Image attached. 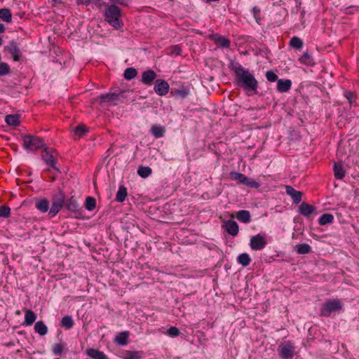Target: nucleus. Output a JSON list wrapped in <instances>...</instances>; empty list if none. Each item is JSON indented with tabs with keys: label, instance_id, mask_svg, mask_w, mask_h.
Listing matches in <instances>:
<instances>
[{
	"label": "nucleus",
	"instance_id": "nucleus-7",
	"mask_svg": "<svg viewBox=\"0 0 359 359\" xmlns=\"http://www.w3.org/2000/svg\"><path fill=\"white\" fill-rule=\"evenodd\" d=\"M54 152H55V150L47 147H44L43 150L41 152L42 159L46 163V165L50 167L45 170L46 172H50L51 168L56 172H60V169L55 166L57 160L53 156Z\"/></svg>",
	"mask_w": 359,
	"mask_h": 359
},
{
	"label": "nucleus",
	"instance_id": "nucleus-37",
	"mask_svg": "<svg viewBox=\"0 0 359 359\" xmlns=\"http://www.w3.org/2000/svg\"><path fill=\"white\" fill-rule=\"evenodd\" d=\"M88 132V128H87L84 124H79L74 130V135L78 138L83 137Z\"/></svg>",
	"mask_w": 359,
	"mask_h": 359
},
{
	"label": "nucleus",
	"instance_id": "nucleus-13",
	"mask_svg": "<svg viewBox=\"0 0 359 359\" xmlns=\"http://www.w3.org/2000/svg\"><path fill=\"white\" fill-rule=\"evenodd\" d=\"M316 210V208L312 205L303 202L300 204L298 208V212L306 217H309L310 215Z\"/></svg>",
	"mask_w": 359,
	"mask_h": 359
},
{
	"label": "nucleus",
	"instance_id": "nucleus-1",
	"mask_svg": "<svg viewBox=\"0 0 359 359\" xmlns=\"http://www.w3.org/2000/svg\"><path fill=\"white\" fill-rule=\"evenodd\" d=\"M229 68L234 72L238 86L245 91L252 93L251 95L257 94L258 81L248 69H245L239 63L234 65L233 62L229 65Z\"/></svg>",
	"mask_w": 359,
	"mask_h": 359
},
{
	"label": "nucleus",
	"instance_id": "nucleus-54",
	"mask_svg": "<svg viewBox=\"0 0 359 359\" xmlns=\"http://www.w3.org/2000/svg\"><path fill=\"white\" fill-rule=\"evenodd\" d=\"M113 3L124 6H128V0H110Z\"/></svg>",
	"mask_w": 359,
	"mask_h": 359
},
{
	"label": "nucleus",
	"instance_id": "nucleus-17",
	"mask_svg": "<svg viewBox=\"0 0 359 359\" xmlns=\"http://www.w3.org/2000/svg\"><path fill=\"white\" fill-rule=\"evenodd\" d=\"M170 93L173 96L181 98H185L190 93L189 89L183 86L180 88H172Z\"/></svg>",
	"mask_w": 359,
	"mask_h": 359
},
{
	"label": "nucleus",
	"instance_id": "nucleus-30",
	"mask_svg": "<svg viewBox=\"0 0 359 359\" xmlns=\"http://www.w3.org/2000/svg\"><path fill=\"white\" fill-rule=\"evenodd\" d=\"M34 331L41 336L48 332V327L43 321H37L34 325Z\"/></svg>",
	"mask_w": 359,
	"mask_h": 359
},
{
	"label": "nucleus",
	"instance_id": "nucleus-47",
	"mask_svg": "<svg viewBox=\"0 0 359 359\" xmlns=\"http://www.w3.org/2000/svg\"><path fill=\"white\" fill-rule=\"evenodd\" d=\"M10 72V66L6 62H0V76L7 75Z\"/></svg>",
	"mask_w": 359,
	"mask_h": 359
},
{
	"label": "nucleus",
	"instance_id": "nucleus-26",
	"mask_svg": "<svg viewBox=\"0 0 359 359\" xmlns=\"http://www.w3.org/2000/svg\"><path fill=\"white\" fill-rule=\"evenodd\" d=\"M151 133L156 138H160L164 136L165 130L163 126L153 125L151 128Z\"/></svg>",
	"mask_w": 359,
	"mask_h": 359
},
{
	"label": "nucleus",
	"instance_id": "nucleus-41",
	"mask_svg": "<svg viewBox=\"0 0 359 359\" xmlns=\"http://www.w3.org/2000/svg\"><path fill=\"white\" fill-rule=\"evenodd\" d=\"M242 184L244 185H246L247 187H251V188L259 187V184L257 182H256L255 180H254L245 175L243 178Z\"/></svg>",
	"mask_w": 359,
	"mask_h": 359
},
{
	"label": "nucleus",
	"instance_id": "nucleus-14",
	"mask_svg": "<svg viewBox=\"0 0 359 359\" xmlns=\"http://www.w3.org/2000/svg\"><path fill=\"white\" fill-rule=\"evenodd\" d=\"M224 226L229 234L235 236L238 233L239 227L234 220L229 219L226 221Z\"/></svg>",
	"mask_w": 359,
	"mask_h": 359
},
{
	"label": "nucleus",
	"instance_id": "nucleus-4",
	"mask_svg": "<svg viewBox=\"0 0 359 359\" xmlns=\"http://www.w3.org/2000/svg\"><path fill=\"white\" fill-rule=\"evenodd\" d=\"M342 304L338 299L326 301L320 309V316L330 317L332 313L341 310Z\"/></svg>",
	"mask_w": 359,
	"mask_h": 359
},
{
	"label": "nucleus",
	"instance_id": "nucleus-25",
	"mask_svg": "<svg viewBox=\"0 0 359 359\" xmlns=\"http://www.w3.org/2000/svg\"><path fill=\"white\" fill-rule=\"evenodd\" d=\"M65 194L62 191L60 190L57 194L53 196L52 202L63 208L65 204Z\"/></svg>",
	"mask_w": 359,
	"mask_h": 359
},
{
	"label": "nucleus",
	"instance_id": "nucleus-45",
	"mask_svg": "<svg viewBox=\"0 0 359 359\" xmlns=\"http://www.w3.org/2000/svg\"><path fill=\"white\" fill-rule=\"evenodd\" d=\"M64 348H65V344L63 343L55 344L53 346V349H52L53 353L55 355L61 356Z\"/></svg>",
	"mask_w": 359,
	"mask_h": 359
},
{
	"label": "nucleus",
	"instance_id": "nucleus-40",
	"mask_svg": "<svg viewBox=\"0 0 359 359\" xmlns=\"http://www.w3.org/2000/svg\"><path fill=\"white\" fill-rule=\"evenodd\" d=\"M137 75V71L133 67H128L126 69L123 73V76L126 80H131L136 77Z\"/></svg>",
	"mask_w": 359,
	"mask_h": 359
},
{
	"label": "nucleus",
	"instance_id": "nucleus-50",
	"mask_svg": "<svg viewBox=\"0 0 359 359\" xmlns=\"http://www.w3.org/2000/svg\"><path fill=\"white\" fill-rule=\"evenodd\" d=\"M182 49L180 46L175 45L170 48V52L168 55H180L181 54Z\"/></svg>",
	"mask_w": 359,
	"mask_h": 359
},
{
	"label": "nucleus",
	"instance_id": "nucleus-6",
	"mask_svg": "<svg viewBox=\"0 0 359 359\" xmlns=\"http://www.w3.org/2000/svg\"><path fill=\"white\" fill-rule=\"evenodd\" d=\"M23 146L27 150L35 151L43 148L45 144L43 139L31 135H25L23 137Z\"/></svg>",
	"mask_w": 359,
	"mask_h": 359
},
{
	"label": "nucleus",
	"instance_id": "nucleus-27",
	"mask_svg": "<svg viewBox=\"0 0 359 359\" xmlns=\"http://www.w3.org/2000/svg\"><path fill=\"white\" fill-rule=\"evenodd\" d=\"M250 213L248 210H239L236 214V218L244 223H248L250 222Z\"/></svg>",
	"mask_w": 359,
	"mask_h": 359
},
{
	"label": "nucleus",
	"instance_id": "nucleus-38",
	"mask_svg": "<svg viewBox=\"0 0 359 359\" xmlns=\"http://www.w3.org/2000/svg\"><path fill=\"white\" fill-rule=\"evenodd\" d=\"M238 262L243 266H248L250 264L251 259L248 254L242 253L237 258Z\"/></svg>",
	"mask_w": 359,
	"mask_h": 359
},
{
	"label": "nucleus",
	"instance_id": "nucleus-29",
	"mask_svg": "<svg viewBox=\"0 0 359 359\" xmlns=\"http://www.w3.org/2000/svg\"><path fill=\"white\" fill-rule=\"evenodd\" d=\"M297 253L299 255L309 254L311 252V247L307 243L298 244L295 247Z\"/></svg>",
	"mask_w": 359,
	"mask_h": 359
},
{
	"label": "nucleus",
	"instance_id": "nucleus-5",
	"mask_svg": "<svg viewBox=\"0 0 359 359\" xmlns=\"http://www.w3.org/2000/svg\"><path fill=\"white\" fill-rule=\"evenodd\" d=\"M65 207L67 211L72 214V217L76 219L83 218L82 208L80 207L78 201L74 196L65 200Z\"/></svg>",
	"mask_w": 359,
	"mask_h": 359
},
{
	"label": "nucleus",
	"instance_id": "nucleus-35",
	"mask_svg": "<svg viewBox=\"0 0 359 359\" xmlns=\"http://www.w3.org/2000/svg\"><path fill=\"white\" fill-rule=\"evenodd\" d=\"M61 326L67 330H69L73 327L74 322L70 316H65L62 318Z\"/></svg>",
	"mask_w": 359,
	"mask_h": 359
},
{
	"label": "nucleus",
	"instance_id": "nucleus-32",
	"mask_svg": "<svg viewBox=\"0 0 359 359\" xmlns=\"http://www.w3.org/2000/svg\"><path fill=\"white\" fill-rule=\"evenodd\" d=\"M77 4L88 6L90 3H94L96 6L101 8L102 6H106L107 4L102 0H76Z\"/></svg>",
	"mask_w": 359,
	"mask_h": 359
},
{
	"label": "nucleus",
	"instance_id": "nucleus-28",
	"mask_svg": "<svg viewBox=\"0 0 359 359\" xmlns=\"http://www.w3.org/2000/svg\"><path fill=\"white\" fill-rule=\"evenodd\" d=\"M299 61L300 63L308 66H313L315 65L313 58L308 52L304 53L302 57H299Z\"/></svg>",
	"mask_w": 359,
	"mask_h": 359
},
{
	"label": "nucleus",
	"instance_id": "nucleus-11",
	"mask_svg": "<svg viewBox=\"0 0 359 359\" xmlns=\"http://www.w3.org/2000/svg\"><path fill=\"white\" fill-rule=\"evenodd\" d=\"M157 74L153 69H148L142 72L141 81L147 86H151L156 79Z\"/></svg>",
	"mask_w": 359,
	"mask_h": 359
},
{
	"label": "nucleus",
	"instance_id": "nucleus-42",
	"mask_svg": "<svg viewBox=\"0 0 359 359\" xmlns=\"http://www.w3.org/2000/svg\"><path fill=\"white\" fill-rule=\"evenodd\" d=\"M290 45L294 48L300 49L303 46V41L299 37L294 36L291 39Z\"/></svg>",
	"mask_w": 359,
	"mask_h": 359
},
{
	"label": "nucleus",
	"instance_id": "nucleus-16",
	"mask_svg": "<svg viewBox=\"0 0 359 359\" xmlns=\"http://www.w3.org/2000/svg\"><path fill=\"white\" fill-rule=\"evenodd\" d=\"M279 355L284 359H289L293 357L294 348L290 344H285L280 347Z\"/></svg>",
	"mask_w": 359,
	"mask_h": 359
},
{
	"label": "nucleus",
	"instance_id": "nucleus-9",
	"mask_svg": "<svg viewBox=\"0 0 359 359\" xmlns=\"http://www.w3.org/2000/svg\"><path fill=\"white\" fill-rule=\"evenodd\" d=\"M5 49L12 55L14 61L19 62L21 60L22 54L15 41H11L8 45L5 47Z\"/></svg>",
	"mask_w": 359,
	"mask_h": 359
},
{
	"label": "nucleus",
	"instance_id": "nucleus-3",
	"mask_svg": "<svg viewBox=\"0 0 359 359\" xmlns=\"http://www.w3.org/2000/svg\"><path fill=\"white\" fill-rule=\"evenodd\" d=\"M121 10L116 4L108 6L104 11L105 20L116 29H120L123 25L121 19Z\"/></svg>",
	"mask_w": 359,
	"mask_h": 359
},
{
	"label": "nucleus",
	"instance_id": "nucleus-58",
	"mask_svg": "<svg viewBox=\"0 0 359 359\" xmlns=\"http://www.w3.org/2000/svg\"><path fill=\"white\" fill-rule=\"evenodd\" d=\"M111 150H112V148H111H111H109V149L107 150V153H108V156H109V155L110 154V153L111 152Z\"/></svg>",
	"mask_w": 359,
	"mask_h": 359
},
{
	"label": "nucleus",
	"instance_id": "nucleus-53",
	"mask_svg": "<svg viewBox=\"0 0 359 359\" xmlns=\"http://www.w3.org/2000/svg\"><path fill=\"white\" fill-rule=\"evenodd\" d=\"M345 97L348 100L349 103H353V102L355 100V95L351 91H347L345 93Z\"/></svg>",
	"mask_w": 359,
	"mask_h": 359
},
{
	"label": "nucleus",
	"instance_id": "nucleus-39",
	"mask_svg": "<svg viewBox=\"0 0 359 359\" xmlns=\"http://www.w3.org/2000/svg\"><path fill=\"white\" fill-rule=\"evenodd\" d=\"M152 172L151 168L148 166H140L137 169V174L142 178L148 177Z\"/></svg>",
	"mask_w": 359,
	"mask_h": 359
},
{
	"label": "nucleus",
	"instance_id": "nucleus-23",
	"mask_svg": "<svg viewBox=\"0 0 359 359\" xmlns=\"http://www.w3.org/2000/svg\"><path fill=\"white\" fill-rule=\"evenodd\" d=\"M36 319V313L32 310H27L25 314V321L23 325L26 326H30L34 323Z\"/></svg>",
	"mask_w": 359,
	"mask_h": 359
},
{
	"label": "nucleus",
	"instance_id": "nucleus-2",
	"mask_svg": "<svg viewBox=\"0 0 359 359\" xmlns=\"http://www.w3.org/2000/svg\"><path fill=\"white\" fill-rule=\"evenodd\" d=\"M127 93L129 91L126 90H116L113 93L101 94L94 99V102H97L100 105H103L104 102L117 105L118 102H123L127 98Z\"/></svg>",
	"mask_w": 359,
	"mask_h": 359
},
{
	"label": "nucleus",
	"instance_id": "nucleus-15",
	"mask_svg": "<svg viewBox=\"0 0 359 359\" xmlns=\"http://www.w3.org/2000/svg\"><path fill=\"white\" fill-rule=\"evenodd\" d=\"M292 86V81L290 79H278L277 82V91L279 93H286L289 91Z\"/></svg>",
	"mask_w": 359,
	"mask_h": 359
},
{
	"label": "nucleus",
	"instance_id": "nucleus-49",
	"mask_svg": "<svg viewBox=\"0 0 359 359\" xmlns=\"http://www.w3.org/2000/svg\"><path fill=\"white\" fill-rule=\"evenodd\" d=\"M265 76H266L267 81H269L270 82H275V81L278 82V77L277 74H275V72L273 71H272V70L267 71L266 72Z\"/></svg>",
	"mask_w": 359,
	"mask_h": 359
},
{
	"label": "nucleus",
	"instance_id": "nucleus-21",
	"mask_svg": "<svg viewBox=\"0 0 359 359\" xmlns=\"http://www.w3.org/2000/svg\"><path fill=\"white\" fill-rule=\"evenodd\" d=\"M87 355L93 359H109L103 352L95 348H88Z\"/></svg>",
	"mask_w": 359,
	"mask_h": 359
},
{
	"label": "nucleus",
	"instance_id": "nucleus-46",
	"mask_svg": "<svg viewBox=\"0 0 359 359\" xmlns=\"http://www.w3.org/2000/svg\"><path fill=\"white\" fill-rule=\"evenodd\" d=\"M252 13L253 14V16L257 22V24L261 25L262 23V18H261V10L257 7L254 6L252 9Z\"/></svg>",
	"mask_w": 359,
	"mask_h": 359
},
{
	"label": "nucleus",
	"instance_id": "nucleus-48",
	"mask_svg": "<svg viewBox=\"0 0 359 359\" xmlns=\"http://www.w3.org/2000/svg\"><path fill=\"white\" fill-rule=\"evenodd\" d=\"M245 175L237 172H231L230 177L233 180H236L238 183L242 184Z\"/></svg>",
	"mask_w": 359,
	"mask_h": 359
},
{
	"label": "nucleus",
	"instance_id": "nucleus-51",
	"mask_svg": "<svg viewBox=\"0 0 359 359\" xmlns=\"http://www.w3.org/2000/svg\"><path fill=\"white\" fill-rule=\"evenodd\" d=\"M142 353L140 351H129L126 359H141Z\"/></svg>",
	"mask_w": 359,
	"mask_h": 359
},
{
	"label": "nucleus",
	"instance_id": "nucleus-44",
	"mask_svg": "<svg viewBox=\"0 0 359 359\" xmlns=\"http://www.w3.org/2000/svg\"><path fill=\"white\" fill-rule=\"evenodd\" d=\"M11 215V208L7 205L0 206V217L8 218Z\"/></svg>",
	"mask_w": 359,
	"mask_h": 359
},
{
	"label": "nucleus",
	"instance_id": "nucleus-10",
	"mask_svg": "<svg viewBox=\"0 0 359 359\" xmlns=\"http://www.w3.org/2000/svg\"><path fill=\"white\" fill-rule=\"evenodd\" d=\"M169 84L163 79H157L155 81L154 90L159 96H164L169 92Z\"/></svg>",
	"mask_w": 359,
	"mask_h": 359
},
{
	"label": "nucleus",
	"instance_id": "nucleus-24",
	"mask_svg": "<svg viewBox=\"0 0 359 359\" xmlns=\"http://www.w3.org/2000/svg\"><path fill=\"white\" fill-rule=\"evenodd\" d=\"M50 203L46 198H43L35 202V207L41 212H46L49 210Z\"/></svg>",
	"mask_w": 359,
	"mask_h": 359
},
{
	"label": "nucleus",
	"instance_id": "nucleus-34",
	"mask_svg": "<svg viewBox=\"0 0 359 359\" xmlns=\"http://www.w3.org/2000/svg\"><path fill=\"white\" fill-rule=\"evenodd\" d=\"M334 221V216L330 213L323 214L319 219L318 223L320 225H326L328 224H332Z\"/></svg>",
	"mask_w": 359,
	"mask_h": 359
},
{
	"label": "nucleus",
	"instance_id": "nucleus-59",
	"mask_svg": "<svg viewBox=\"0 0 359 359\" xmlns=\"http://www.w3.org/2000/svg\"><path fill=\"white\" fill-rule=\"evenodd\" d=\"M3 43V39L0 36V46Z\"/></svg>",
	"mask_w": 359,
	"mask_h": 359
},
{
	"label": "nucleus",
	"instance_id": "nucleus-57",
	"mask_svg": "<svg viewBox=\"0 0 359 359\" xmlns=\"http://www.w3.org/2000/svg\"><path fill=\"white\" fill-rule=\"evenodd\" d=\"M50 181L51 182H54L55 180V176H50Z\"/></svg>",
	"mask_w": 359,
	"mask_h": 359
},
{
	"label": "nucleus",
	"instance_id": "nucleus-8",
	"mask_svg": "<svg viewBox=\"0 0 359 359\" xmlns=\"http://www.w3.org/2000/svg\"><path fill=\"white\" fill-rule=\"evenodd\" d=\"M267 242L264 236L257 234L250 238V245L253 250H260L265 248Z\"/></svg>",
	"mask_w": 359,
	"mask_h": 359
},
{
	"label": "nucleus",
	"instance_id": "nucleus-36",
	"mask_svg": "<svg viewBox=\"0 0 359 359\" xmlns=\"http://www.w3.org/2000/svg\"><path fill=\"white\" fill-rule=\"evenodd\" d=\"M85 208L88 211H93L96 208V200L92 196H88L86 198Z\"/></svg>",
	"mask_w": 359,
	"mask_h": 359
},
{
	"label": "nucleus",
	"instance_id": "nucleus-22",
	"mask_svg": "<svg viewBox=\"0 0 359 359\" xmlns=\"http://www.w3.org/2000/svg\"><path fill=\"white\" fill-rule=\"evenodd\" d=\"M6 123L12 126H18L20 125V115L18 114H8L5 117Z\"/></svg>",
	"mask_w": 359,
	"mask_h": 359
},
{
	"label": "nucleus",
	"instance_id": "nucleus-18",
	"mask_svg": "<svg viewBox=\"0 0 359 359\" xmlns=\"http://www.w3.org/2000/svg\"><path fill=\"white\" fill-rule=\"evenodd\" d=\"M333 170L334 177L337 179L341 180L345 176L346 171L343 167V164L341 162L334 163Z\"/></svg>",
	"mask_w": 359,
	"mask_h": 359
},
{
	"label": "nucleus",
	"instance_id": "nucleus-19",
	"mask_svg": "<svg viewBox=\"0 0 359 359\" xmlns=\"http://www.w3.org/2000/svg\"><path fill=\"white\" fill-rule=\"evenodd\" d=\"M212 40L222 48H228L230 46V40L222 36L215 34L212 36Z\"/></svg>",
	"mask_w": 359,
	"mask_h": 359
},
{
	"label": "nucleus",
	"instance_id": "nucleus-12",
	"mask_svg": "<svg viewBox=\"0 0 359 359\" xmlns=\"http://www.w3.org/2000/svg\"><path fill=\"white\" fill-rule=\"evenodd\" d=\"M285 192L292 198L294 203L298 204L301 202L303 196L302 191L296 190L292 186L287 185L285 187Z\"/></svg>",
	"mask_w": 359,
	"mask_h": 359
},
{
	"label": "nucleus",
	"instance_id": "nucleus-56",
	"mask_svg": "<svg viewBox=\"0 0 359 359\" xmlns=\"http://www.w3.org/2000/svg\"><path fill=\"white\" fill-rule=\"evenodd\" d=\"M25 12L16 13V15H18L20 18H22L25 16Z\"/></svg>",
	"mask_w": 359,
	"mask_h": 359
},
{
	"label": "nucleus",
	"instance_id": "nucleus-55",
	"mask_svg": "<svg viewBox=\"0 0 359 359\" xmlns=\"http://www.w3.org/2000/svg\"><path fill=\"white\" fill-rule=\"evenodd\" d=\"M5 26L3 24L0 23V34L4 33L5 32Z\"/></svg>",
	"mask_w": 359,
	"mask_h": 359
},
{
	"label": "nucleus",
	"instance_id": "nucleus-43",
	"mask_svg": "<svg viewBox=\"0 0 359 359\" xmlns=\"http://www.w3.org/2000/svg\"><path fill=\"white\" fill-rule=\"evenodd\" d=\"M62 208L57 204L52 202L51 207L50 208V210L48 212V216L50 218L55 217L62 209Z\"/></svg>",
	"mask_w": 359,
	"mask_h": 359
},
{
	"label": "nucleus",
	"instance_id": "nucleus-52",
	"mask_svg": "<svg viewBox=\"0 0 359 359\" xmlns=\"http://www.w3.org/2000/svg\"><path fill=\"white\" fill-rule=\"evenodd\" d=\"M167 334L170 337H177V336L180 335V330H179V329L177 327L172 326V327H170L167 330Z\"/></svg>",
	"mask_w": 359,
	"mask_h": 359
},
{
	"label": "nucleus",
	"instance_id": "nucleus-33",
	"mask_svg": "<svg viewBox=\"0 0 359 359\" xmlns=\"http://www.w3.org/2000/svg\"><path fill=\"white\" fill-rule=\"evenodd\" d=\"M0 18L6 22H11L12 21V14L11 11L8 8H1Z\"/></svg>",
	"mask_w": 359,
	"mask_h": 359
},
{
	"label": "nucleus",
	"instance_id": "nucleus-31",
	"mask_svg": "<svg viewBox=\"0 0 359 359\" xmlns=\"http://www.w3.org/2000/svg\"><path fill=\"white\" fill-rule=\"evenodd\" d=\"M127 189L123 185H121L116 195V201L117 202H123L127 196Z\"/></svg>",
	"mask_w": 359,
	"mask_h": 359
},
{
	"label": "nucleus",
	"instance_id": "nucleus-20",
	"mask_svg": "<svg viewBox=\"0 0 359 359\" xmlns=\"http://www.w3.org/2000/svg\"><path fill=\"white\" fill-rule=\"evenodd\" d=\"M128 337H129V332L128 331H124L122 332L118 333L116 338L115 341L121 346H125L127 345L128 343Z\"/></svg>",
	"mask_w": 359,
	"mask_h": 359
}]
</instances>
